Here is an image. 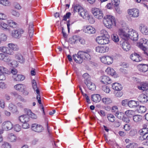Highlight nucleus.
I'll return each mask as SVG.
<instances>
[{"label":"nucleus","mask_w":148,"mask_h":148,"mask_svg":"<svg viewBox=\"0 0 148 148\" xmlns=\"http://www.w3.org/2000/svg\"><path fill=\"white\" fill-rule=\"evenodd\" d=\"M102 101L106 104H109L112 102L111 99L108 98H103L102 99Z\"/></svg>","instance_id":"43"},{"label":"nucleus","mask_w":148,"mask_h":148,"mask_svg":"<svg viewBox=\"0 0 148 148\" xmlns=\"http://www.w3.org/2000/svg\"><path fill=\"white\" fill-rule=\"evenodd\" d=\"M139 29L141 33L145 35L148 34V29L147 27L144 25L141 24L139 26Z\"/></svg>","instance_id":"20"},{"label":"nucleus","mask_w":148,"mask_h":148,"mask_svg":"<svg viewBox=\"0 0 148 148\" xmlns=\"http://www.w3.org/2000/svg\"><path fill=\"white\" fill-rule=\"evenodd\" d=\"M31 128L32 130L38 133L42 132L44 129L41 125L36 123L32 124Z\"/></svg>","instance_id":"10"},{"label":"nucleus","mask_w":148,"mask_h":148,"mask_svg":"<svg viewBox=\"0 0 148 148\" xmlns=\"http://www.w3.org/2000/svg\"><path fill=\"white\" fill-rule=\"evenodd\" d=\"M115 116L118 119H122L123 118L124 115L123 113L118 112L115 114Z\"/></svg>","instance_id":"46"},{"label":"nucleus","mask_w":148,"mask_h":148,"mask_svg":"<svg viewBox=\"0 0 148 148\" xmlns=\"http://www.w3.org/2000/svg\"><path fill=\"white\" fill-rule=\"evenodd\" d=\"M18 65V62L16 60H14L10 64V66L14 67H16Z\"/></svg>","instance_id":"63"},{"label":"nucleus","mask_w":148,"mask_h":148,"mask_svg":"<svg viewBox=\"0 0 148 148\" xmlns=\"http://www.w3.org/2000/svg\"><path fill=\"white\" fill-rule=\"evenodd\" d=\"M82 7L79 5H76L74 7L73 9V12L75 13L77 12H79V10L81 9Z\"/></svg>","instance_id":"49"},{"label":"nucleus","mask_w":148,"mask_h":148,"mask_svg":"<svg viewBox=\"0 0 148 148\" xmlns=\"http://www.w3.org/2000/svg\"><path fill=\"white\" fill-rule=\"evenodd\" d=\"M92 100L94 102L97 103L99 102L101 100V96L99 94H94L91 96Z\"/></svg>","instance_id":"21"},{"label":"nucleus","mask_w":148,"mask_h":148,"mask_svg":"<svg viewBox=\"0 0 148 148\" xmlns=\"http://www.w3.org/2000/svg\"><path fill=\"white\" fill-rule=\"evenodd\" d=\"M9 3V1L7 0H0V4L3 5L8 6Z\"/></svg>","instance_id":"50"},{"label":"nucleus","mask_w":148,"mask_h":148,"mask_svg":"<svg viewBox=\"0 0 148 148\" xmlns=\"http://www.w3.org/2000/svg\"><path fill=\"white\" fill-rule=\"evenodd\" d=\"M24 32V31L22 29L14 30L12 31V36L14 38H19Z\"/></svg>","instance_id":"8"},{"label":"nucleus","mask_w":148,"mask_h":148,"mask_svg":"<svg viewBox=\"0 0 148 148\" xmlns=\"http://www.w3.org/2000/svg\"><path fill=\"white\" fill-rule=\"evenodd\" d=\"M130 57L132 60L136 62H139L142 60V57L136 53H134L131 54Z\"/></svg>","instance_id":"14"},{"label":"nucleus","mask_w":148,"mask_h":148,"mask_svg":"<svg viewBox=\"0 0 148 148\" xmlns=\"http://www.w3.org/2000/svg\"><path fill=\"white\" fill-rule=\"evenodd\" d=\"M101 32L103 35L98 36L96 38V41L99 44L101 45L106 44L108 43L109 42V35L108 32L105 30H102Z\"/></svg>","instance_id":"2"},{"label":"nucleus","mask_w":148,"mask_h":148,"mask_svg":"<svg viewBox=\"0 0 148 148\" xmlns=\"http://www.w3.org/2000/svg\"><path fill=\"white\" fill-rule=\"evenodd\" d=\"M2 127L5 130H9L13 128V125L10 121H5L2 124Z\"/></svg>","instance_id":"13"},{"label":"nucleus","mask_w":148,"mask_h":148,"mask_svg":"<svg viewBox=\"0 0 148 148\" xmlns=\"http://www.w3.org/2000/svg\"><path fill=\"white\" fill-rule=\"evenodd\" d=\"M142 119V116L139 115H135L133 117V119L136 122H139L141 121Z\"/></svg>","instance_id":"36"},{"label":"nucleus","mask_w":148,"mask_h":148,"mask_svg":"<svg viewBox=\"0 0 148 148\" xmlns=\"http://www.w3.org/2000/svg\"><path fill=\"white\" fill-rule=\"evenodd\" d=\"M89 51H80L77 53V54H74L73 57L75 61L77 63L79 64L81 63L83 60L86 59H90V56L88 54Z\"/></svg>","instance_id":"1"},{"label":"nucleus","mask_w":148,"mask_h":148,"mask_svg":"<svg viewBox=\"0 0 148 148\" xmlns=\"http://www.w3.org/2000/svg\"><path fill=\"white\" fill-rule=\"evenodd\" d=\"M108 49L109 48L105 46H98L95 48V50L96 52L101 53H104L107 51Z\"/></svg>","instance_id":"16"},{"label":"nucleus","mask_w":148,"mask_h":148,"mask_svg":"<svg viewBox=\"0 0 148 148\" xmlns=\"http://www.w3.org/2000/svg\"><path fill=\"white\" fill-rule=\"evenodd\" d=\"M137 134V131L136 130H133L130 131L129 132V135L131 136H133Z\"/></svg>","instance_id":"60"},{"label":"nucleus","mask_w":148,"mask_h":148,"mask_svg":"<svg viewBox=\"0 0 148 148\" xmlns=\"http://www.w3.org/2000/svg\"><path fill=\"white\" fill-rule=\"evenodd\" d=\"M78 13L81 16L84 18H85L86 17H87L88 16V12L85 11L82 7L79 10V12Z\"/></svg>","instance_id":"25"},{"label":"nucleus","mask_w":148,"mask_h":148,"mask_svg":"<svg viewBox=\"0 0 148 148\" xmlns=\"http://www.w3.org/2000/svg\"><path fill=\"white\" fill-rule=\"evenodd\" d=\"M92 12L96 18L100 19L103 18V14L102 11L100 9L93 8L92 10Z\"/></svg>","instance_id":"5"},{"label":"nucleus","mask_w":148,"mask_h":148,"mask_svg":"<svg viewBox=\"0 0 148 148\" xmlns=\"http://www.w3.org/2000/svg\"><path fill=\"white\" fill-rule=\"evenodd\" d=\"M24 111L26 114L25 115H27L29 117L30 115L31 114V113H32L31 110L28 109H25Z\"/></svg>","instance_id":"62"},{"label":"nucleus","mask_w":148,"mask_h":148,"mask_svg":"<svg viewBox=\"0 0 148 148\" xmlns=\"http://www.w3.org/2000/svg\"><path fill=\"white\" fill-rule=\"evenodd\" d=\"M13 77L14 80L17 81H22L25 78L24 76L21 75H18L16 76L14 75Z\"/></svg>","instance_id":"29"},{"label":"nucleus","mask_w":148,"mask_h":148,"mask_svg":"<svg viewBox=\"0 0 148 148\" xmlns=\"http://www.w3.org/2000/svg\"><path fill=\"white\" fill-rule=\"evenodd\" d=\"M15 58L16 59L18 60V61L21 63H23L25 61V59L20 53H18L15 54Z\"/></svg>","instance_id":"28"},{"label":"nucleus","mask_w":148,"mask_h":148,"mask_svg":"<svg viewBox=\"0 0 148 148\" xmlns=\"http://www.w3.org/2000/svg\"><path fill=\"white\" fill-rule=\"evenodd\" d=\"M0 60L8 62L10 61L11 59L9 56H5L3 53H0Z\"/></svg>","instance_id":"27"},{"label":"nucleus","mask_w":148,"mask_h":148,"mask_svg":"<svg viewBox=\"0 0 148 148\" xmlns=\"http://www.w3.org/2000/svg\"><path fill=\"white\" fill-rule=\"evenodd\" d=\"M19 119L22 123L27 122L29 120V117L26 115H23L19 117Z\"/></svg>","instance_id":"23"},{"label":"nucleus","mask_w":148,"mask_h":148,"mask_svg":"<svg viewBox=\"0 0 148 148\" xmlns=\"http://www.w3.org/2000/svg\"><path fill=\"white\" fill-rule=\"evenodd\" d=\"M103 22L105 26L108 28H112L113 25H116L114 17L111 15H107L105 16L103 19Z\"/></svg>","instance_id":"3"},{"label":"nucleus","mask_w":148,"mask_h":148,"mask_svg":"<svg viewBox=\"0 0 148 148\" xmlns=\"http://www.w3.org/2000/svg\"><path fill=\"white\" fill-rule=\"evenodd\" d=\"M126 115L128 117H131L134 116V112L132 110H128L126 111L125 112Z\"/></svg>","instance_id":"44"},{"label":"nucleus","mask_w":148,"mask_h":148,"mask_svg":"<svg viewBox=\"0 0 148 148\" xmlns=\"http://www.w3.org/2000/svg\"><path fill=\"white\" fill-rule=\"evenodd\" d=\"M148 84L145 83H143L141 84L140 86H138V88L140 90H143V91L146 90L148 89Z\"/></svg>","instance_id":"34"},{"label":"nucleus","mask_w":148,"mask_h":148,"mask_svg":"<svg viewBox=\"0 0 148 148\" xmlns=\"http://www.w3.org/2000/svg\"><path fill=\"white\" fill-rule=\"evenodd\" d=\"M138 112L141 113H143L145 112L146 110V108L144 106H139L137 107L136 109Z\"/></svg>","instance_id":"38"},{"label":"nucleus","mask_w":148,"mask_h":148,"mask_svg":"<svg viewBox=\"0 0 148 148\" xmlns=\"http://www.w3.org/2000/svg\"><path fill=\"white\" fill-rule=\"evenodd\" d=\"M139 67V70L140 72H145L148 70V66L146 64L140 65Z\"/></svg>","instance_id":"30"},{"label":"nucleus","mask_w":148,"mask_h":148,"mask_svg":"<svg viewBox=\"0 0 148 148\" xmlns=\"http://www.w3.org/2000/svg\"><path fill=\"white\" fill-rule=\"evenodd\" d=\"M140 135H143V134H148V128L144 127L141 130L140 132Z\"/></svg>","instance_id":"53"},{"label":"nucleus","mask_w":148,"mask_h":148,"mask_svg":"<svg viewBox=\"0 0 148 148\" xmlns=\"http://www.w3.org/2000/svg\"><path fill=\"white\" fill-rule=\"evenodd\" d=\"M71 13L69 12H67L66 13V14L64 15L63 16V19L62 20L65 21H66L67 18H69L70 15H71Z\"/></svg>","instance_id":"61"},{"label":"nucleus","mask_w":148,"mask_h":148,"mask_svg":"<svg viewBox=\"0 0 148 148\" xmlns=\"http://www.w3.org/2000/svg\"><path fill=\"white\" fill-rule=\"evenodd\" d=\"M101 81L103 84H110L111 82V79L110 78L105 75L102 76L100 77Z\"/></svg>","instance_id":"19"},{"label":"nucleus","mask_w":148,"mask_h":148,"mask_svg":"<svg viewBox=\"0 0 148 148\" xmlns=\"http://www.w3.org/2000/svg\"><path fill=\"white\" fill-rule=\"evenodd\" d=\"M14 88L16 90L19 91H22L24 89L23 85L22 84H17L14 86Z\"/></svg>","instance_id":"41"},{"label":"nucleus","mask_w":148,"mask_h":148,"mask_svg":"<svg viewBox=\"0 0 148 148\" xmlns=\"http://www.w3.org/2000/svg\"><path fill=\"white\" fill-rule=\"evenodd\" d=\"M14 129L15 131L16 132L20 131L21 129V127L18 124H17L14 126Z\"/></svg>","instance_id":"64"},{"label":"nucleus","mask_w":148,"mask_h":148,"mask_svg":"<svg viewBox=\"0 0 148 148\" xmlns=\"http://www.w3.org/2000/svg\"><path fill=\"white\" fill-rule=\"evenodd\" d=\"M32 84L34 90L36 91V92L37 94L36 99L38 101V102L40 104H41V101L40 95V91L37 87L36 83L34 79H33L32 80Z\"/></svg>","instance_id":"7"},{"label":"nucleus","mask_w":148,"mask_h":148,"mask_svg":"<svg viewBox=\"0 0 148 148\" xmlns=\"http://www.w3.org/2000/svg\"><path fill=\"white\" fill-rule=\"evenodd\" d=\"M8 23L9 25L13 28H15L17 27V24L12 20H8Z\"/></svg>","instance_id":"42"},{"label":"nucleus","mask_w":148,"mask_h":148,"mask_svg":"<svg viewBox=\"0 0 148 148\" xmlns=\"http://www.w3.org/2000/svg\"><path fill=\"white\" fill-rule=\"evenodd\" d=\"M70 40L71 41L72 43L75 44L76 41L78 40V38L77 37V36H73L71 39Z\"/></svg>","instance_id":"57"},{"label":"nucleus","mask_w":148,"mask_h":148,"mask_svg":"<svg viewBox=\"0 0 148 148\" xmlns=\"http://www.w3.org/2000/svg\"><path fill=\"white\" fill-rule=\"evenodd\" d=\"M83 77L85 79L84 81L85 84H86L88 81H90V77L87 73L84 74L83 75Z\"/></svg>","instance_id":"40"},{"label":"nucleus","mask_w":148,"mask_h":148,"mask_svg":"<svg viewBox=\"0 0 148 148\" xmlns=\"http://www.w3.org/2000/svg\"><path fill=\"white\" fill-rule=\"evenodd\" d=\"M138 100L141 103H145L148 101V97L144 94H141L138 97Z\"/></svg>","instance_id":"17"},{"label":"nucleus","mask_w":148,"mask_h":148,"mask_svg":"<svg viewBox=\"0 0 148 148\" xmlns=\"http://www.w3.org/2000/svg\"><path fill=\"white\" fill-rule=\"evenodd\" d=\"M33 24L32 23H31L29 24L28 29V33L29 37H32L34 34V29L33 27Z\"/></svg>","instance_id":"26"},{"label":"nucleus","mask_w":148,"mask_h":148,"mask_svg":"<svg viewBox=\"0 0 148 148\" xmlns=\"http://www.w3.org/2000/svg\"><path fill=\"white\" fill-rule=\"evenodd\" d=\"M127 39L130 38L134 41H137L138 39V34L135 30L132 29H129L128 32Z\"/></svg>","instance_id":"4"},{"label":"nucleus","mask_w":148,"mask_h":148,"mask_svg":"<svg viewBox=\"0 0 148 148\" xmlns=\"http://www.w3.org/2000/svg\"><path fill=\"white\" fill-rule=\"evenodd\" d=\"M112 39L115 42L119 41V38L118 36L116 34H113L112 35Z\"/></svg>","instance_id":"48"},{"label":"nucleus","mask_w":148,"mask_h":148,"mask_svg":"<svg viewBox=\"0 0 148 148\" xmlns=\"http://www.w3.org/2000/svg\"><path fill=\"white\" fill-rule=\"evenodd\" d=\"M84 31L85 33L91 34L95 33L96 30L94 28L91 26H88L86 27L84 29Z\"/></svg>","instance_id":"15"},{"label":"nucleus","mask_w":148,"mask_h":148,"mask_svg":"<svg viewBox=\"0 0 148 148\" xmlns=\"http://www.w3.org/2000/svg\"><path fill=\"white\" fill-rule=\"evenodd\" d=\"M119 34L121 37L126 39L127 38L128 33H126L123 29H120L119 31Z\"/></svg>","instance_id":"32"},{"label":"nucleus","mask_w":148,"mask_h":148,"mask_svg":"<svg viewBox=\"0 0 148 148\" xmlns=\"http://www.w3.org/2000/svg\"><path fill=\"white\" fill-rule=\"evenodd\" d=\"M102 90L106 93H108L110 91V90L108 87L104 85L102 87Z\"/></svg>","instance_id":"51"},{"label":"nucleus","mask_w":148,"mask_h":148,"mask_svg":"<svg viewBox=\"0 0 148 148\" xmlns=\"http://www.w3.org/2000/svg\"><path fill=\"white\" fill-rule=\"evenodd\" d=\"M137 145L136 143H132L127 145L126 147L127 148H136L137 146Z\"/></svg>","instance_id":"47"},{"label":"nucleus","mask_w":148,"mask_h":148,"mask_svg":"<svg viewBox=\"0 0 148 148\" xmlns=\"http://www.w3.org/2000/svg\"><path fill=\"white\" fill-rule=\"evenodd\" d=\"M107 118L108 120L111 122H114L115 121V117L112 114H109L107 115Z\"/></svg>","instance_id":"45"},{"label":"nucleus","mask_w":148,"mask_h":148,"mask_svg":"<svg viewBox=\"0 0 148 148\" xmlns=\"http://www.w3.org/2000/svg\"><path fill=\"white\" fill-rule=\"evenodd\" d=\"M1 26L3 28L5 29H8L9 26L5 23L2 22L0 24Z\"/></svg>","instance_id":"56"},{"label":"nucleus","mask_w":148,"mask_h":148,"mask_svg":"<svg viewBox=\"0 0 148 148\" xmlns=\"http://www.w3.org/2000/svg\"><path fill=\"white\" fill-rule=\"evenodd\" d=\"M100 60L103 63L108 65L111 64L113 62V59L110 56H103L101 58Z\"/></svg>","instance_id":"11"},{"label":"nucleus","mask_w":148,"mask_h":148,"mask_svg":"<svg viewBox=\"0 0 148 148\" xmlns=\"http://www.w3.org/2000/svg\"><path fill=\"white\" fill-rule=\"evenodd\" d=\"M140 139L142 140H148V134H143V135H141L140 136Z\"/></svg>","instance_id":"55"},{"label":"nucleus","mask_w":148,"mask_h":148,"mask_svg":"<svg viewBox=\"0 0 148 148\" xmlns=\"http://www.w3.org/2000/svg\"><path fill=\"white\" fill-rule=\"evenodd\" d=\"M89 89L91 90H94L96 89V86L95 84L92 83L90 81H88V82L85 84Z\"/></svg>","instance_id":"24"},{"label":"nucleus","mask_w":148,"mask_h":148,"mask_svg":"<svg viewBox=\"0 0 148 148\" xmlns=\"http://www.w3.org/2000/svg\"><path fill=\"white\" fill-rule=\"evenodd\" d=\"M106 72L108 75L112 76L115 75V71L113 69L110 67L108 68L106 70Z\"/></svg>","instance_id":"35"},{"label":"nucleus","mask_w":148,"mask_h":148,"mask_svg":"<svg viewBox=\"0 0 148 148\" xmlns=\"http://www.w3.org/2000/svg\"><path fill=\"white\" fill-rule=\"evenodd\" d=\"M8 69L3 67L0 66V80H4L6 79L5 74L7 73Z\"/></svg>","instance_id":"12"},{"label":"nucleus","mask_w":148,"mask_h":148,"mask_svg":"<svg viewBox=\"0 0 148 148\" xmlns=\"http://www.w3.org/2000/svg\"><path fill=\"white\" fill-rule=\"evenodd\" d=\"M8 108L13 113H15L17 112L16 106L12 103L10 104Z\"/></svg>","instance_id":"33"},{"label":"nucleus","mask_w":148,"mask_h":148,"mask_svg":"<svg viewBox=\"0 0 148 148\" xmlns=\"http://www.w3.org/2000/svg\"><path fill=\"white\" fill-rule=\"evenodd\" d=\"M139 104L138 101H136L133 100H131L128 102V105L130 108H137L138 107Z\"/></svg>","instance_id":"18"},{"label":"nucleus","mask_w":148,"mask_h":148,"mask_svg":"<svg viewBox=\"0 0 148 148\" xmlns=\"http://www.w3.org/2000/svg\"><path fill=\"white\" fill-rule=\"evenodd\" d=\"M122 47L124 50L127 51H129L130 48V45L126 42H123L122 44Z\"/></svg>","instance_id":"31"},{"label":"nucleus","mask_w":148,"mask_h":148,"mask_svg":"<svg viewBox=\"0 0 148 148\" xmlns=\"http://www.w3.org/2000/svg\"><path fill=\"white\" fill-rule=\"evenodd\" d=\"M127 12L129 15L133 18H137L139 16V12L137 9H129Z\"/></svg>","instance_id":"9"},{"label":"nucleus","mask_w":148,"mask_h":148,"mask_svg":"<svg viewBox=\"0 0 148 148\" xmlns=\"http://www.w3.org/2000/svg\"><path fill=\"white\" fill-rule=\"evenodd\" d=\"M5 53L10 55H13L14 53L12 49H11V48L9 47H7V49H6Z\"/></svg>","instance_id":"54"},{"label":"nucleus","mask_w":148,"mask_h":148,"mask_svg":"<svg viewBox=\"0 0 148 148\" xmlns=\"http://www.w3.org/2000/svg\"><path fill=\"white\" fill-rule=\"evenodd\" d=\"M8 138L9 141L13 142L16 141V137L13 134L11 133L9 134Z\"/></svg>","instance_id":"39"},{"label":"nucleus","mask_w":148,"mask_h":148,"mask_svg":"<svg viewBox=\"0 0 148 148\" xmlns=\"http://www.w3.org/2000/svg\"><path fill=\"white\" fill-rule=\"evenodd\" d=\"M112 88L116 91H120L122 89V86L118 83H115L112 84Z\"/></svg>","instance_id":"22"},{"label":"nucleus","mask_w":148,"mask_h":148,"mask_svg":"<svg viewBox=\"0 0 148 148\" xmlns=\"http://www.w3.org/2000/svg\"><path fill=\"white\" fill-rule=\"evenodd\" d=\"M122 120L123 121L127 123H129L130 121V120L129 117L126 115H124L123 118L122 119Z\"/></svg>","instance_id":"59"},{"label":"nucleus","mask_w":148,"mask_h":148,"mask_svg":"<svg viewBox=\"0 0 148 148\" xmlns=\"http://www.w3.org/2000/svg\"><path fill=\"white\" fill-rule=\"evenodd\" d=\"M138 44L139 47L143 50H146L148 48V40L145 38L141 39Z\"/></svg>","instance_id":"6"},{"label":"nucleus","mask_w":148,"mask_h":148,"mask_svg":"<svg viewBox=\"0 0 148 148\" xmlns=\"http://www.w3.org/2000/svg\"><path fill=\"white\" fill-rule=\"evenodd\" d=\"M8 46L10 47L12 51H17L19 49V47L16 45L13 44H8Z\"/></svg>","instance_id":"37"},{"label":"nucleus","mask_w":148,"mask_h":148,"mask_svg":"<svg viewBox=\"0 0 148 148\" xmlns=\"http://www.w3.org/2000/svg\"><path fill=\"white\" fill-rule=\"evenodd\" d=\"M111 111L115 114L119 112L118 107L116 106H113L112 108Z\"/></svg>","instance_id":"52"},{"label":"nucleus","mask_w":148,"mask_h":148,"mask_svg":"<svg viewBox=\"0 0 148 148\" xmlns=\"http://www.w3.org/2000/svg\"><path fill=\"white\" fill-rule=\"evenodd\" d=\"M2 148H11V145L8 143L5 142L2 145Z\"/></svg>","instance_id":"58"}]
</instances>
